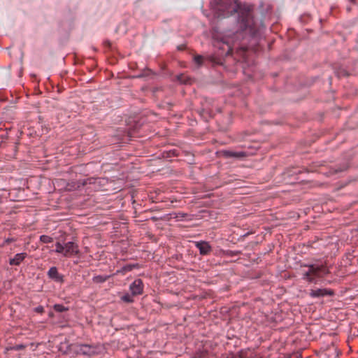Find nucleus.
<instances>
[{"mask_svg":"<svg viewBox=\"0 0 358 358\" xmlns=\"http://www.w3.org/2000/svg\"><path fill=\"white\" fill-rule=\"evenodd\" d=\"M133 296L132 294H125L121 297V300L124 302L132 303L134 301Z\"/></svg>","mask_w":358,"mask_h":358,"instance_id":"12","label":"nucleus"},{"mask_svg":"<svg viewBox=\"0 0 358 358\" xmlns=\"http://www.w3.org/2000/svg\"><path fill=\"white\" fill-rule=\"evenodd\" d=\"M188 216H189V215L187 214V213H178L176 214L175 217L178 220H183L184 219H185Z\"/></svg>","mask_w":358,"mask_h":358,"instance_id":"16","label":"nucleus"},{"mask_svg":"<svg viewBox=\"0 0 358 358\" xmlns=\"http://www.w3.org/2000/svg\"><path fill=\"white\" fill-rule=\"evenodd\" d=\"M203 57L201 55H196L194 57V62L198 65V66H200L203 63Z\"/></svg>","mask_w":358,"mask_h":358,"instance_id":"15","label":"nucleus"},{"mask_svg":"<svg viewBox=\"0 0 358 358\" xmlns=\"http://www.w3.org/2000/svg\"><path fill=\"white\" fill-rule=\"evenodd\" d=\"M109 275H96L93 278V281L97 283H102L109 278Z\"/></svg>","mask_w":358,"mask_h":358,"instance_id":"10","label":"nucleus"},{"mask_svg":"<svg viewBox=\"0 0 358 358\" xmlns=\"http://www.w3.org/2000/svg\"><path fill=\"white\" fill-rule=\"evenodd\" d=\"M26 257L27 253L25 252L17 253L14 256L13 258L10 259L9 263L10 265H20Z\"/></svg>","mask_w":358,"mask_h":358,"instance_id":"9","label":"nucleus"},{"mask_svg":"<svg viewBox=\"0 0 358 358\" xmlns=\"http://www.w3.org/2000/svg\"><path fill=\"white\" fill-rule=\"evenodd\" d=\"M308 271L302 274V279L310 283H316L317 279L322 277L328 273L327 268L323 265L309 264L306 265Z\"/></svg>","mask_w":358,"mask_h":358,"instance_id":"2","label":"nucleus"},{"mask_svg":"<svg viewBox=\"0 0 358 358\" xmlns=\"http://www.w3.org/2000/svg\"><path fill=\"white\" fill-rule=\"evenodd\" d=\"M129 290L134 296L141 294L143 292V283L141 279H136L130 285Z\"/></svg>","mask_w":358,"mask_h":358,"instance_id":"4","label":"nucleus"},{"mask_svg":"<svg viewBox=\"0 0 358 358\" xmlns=\"http://www.w3.org/2000/svg\"><path fill=\"white\" fill-rule=\"evenodd\" d=\"M55 247V252L62 254L66 257H73L79 252L78 245L73 241H69L64 244L57 242Z\"/></svg>","mask_w":358,"mask_h":358,"instance_id":"3","label":"nucleus"},{"mask_svg":"<svg viewBox=\"0 0 358 358\" xmlns=\"http://www.w3.org/2000/svg\"><path fill=\"white\" fill-rule=\"evenodd\" d=\"M195 245L199 249L200 254L202 255H208L211 250L210 245L206 241L196 242Z\"/></svg>","mask_w":358,"mask_h":358,"instance_id":"7","label":"nucleus"},{"mask_svg":"<svg viewBox=\"0 0 358 358\" xmlns=\"http://www.w3.org/2000/svg\"><path fill=\"white\" fill-rule=\"evenodd\" d=\"M214 15L217 19L228 17L238 13V30L248 31L250 35H255L257 29L249 8L242 9L234 0H213L210 3Z\"/></svg>","mask_w":358,"mask_h":358,"instance_id":"1","label":"nucleus"},{"mask_svg":"<svg viewBox=\"0 0 358 358\" xmlns=\"http://www.w3.org/2000/svg\"><path fill=\"white\" fill-rule=\"evenodd\" d=\"M80 353L88 356L94 355L99 353L98 348L90 345H81L79 347Z\"/></svg>","mask_w":358,"mask_h":358,"instance_id":"6","label":"nucleus"},{"mask_svg":"<svg viewBox=\"0 0 358 358\" xmlns=\"http://www.w3.org/2000/svg\"><path fill=\"white\" fill-rule=\"evenodd\" d=\"M309 295L312 298H320L325 296L334 295V291L326 288H319L316 289H311L310 291Z\"/></svg>","mask_w":358,"mask_h":358,"instance_id":"5","label":"nucleus"},{"mask_svg":"<svg viewBox=\"0 0 358 358\" xmlns=\"http://www.w3.org/2000/svg\"><path fill=\"white\" fill-rule=\"evenodd\" d=\"M40 241L44 243H50L52 242L53 239L52 237L47 235H41L40 236Z\"/></svg>","mask_w":358,"mask_h":358,"instance_id":"13","label":"nucleus"},{"mask_svg":"<svg viewBox=\"0 0 358 358\" xmlns=\"http://www.w3.org/2000/svg\"><path fill=\"white\" fill-rule=\"evenodd\" d=\"M25 348V346L22 344H20V345H16L15 346L13 347V349L15 350H22Z\"/></svg>","mask_w":358,"mask_h":358,"instance_id":"18","label":"nucleus"},{"mask_svg":"<svg viewBox=\"0 0 358 358\" xmlns=\"http://www.w3.org/2000/svg\"><path fill=\"white\" fill-rule=\"evenodd\" d=\"M34 310H35V312H36V313H43V311H44V308H43V306H37L36 308H35Z\"/></svg>","mask_w":358,"mask_h":358,"instance_id":"17","label":"nucleus"},{"mask_svg":"<svg viewBox=\"0 0 358 358\" xmlns=\"http://www.w3.org/2000/svg\"><path fill=\"white\" fill-rule=\"evenodd\" d=\"M54 310L57 312H59V313H62L64 311H66L68 310L67 308L64 307L63 305L62 304H55L54 305Z\"/></svg>","mask_w":358,"mask_h":358,"instance_id":"14","label":"nucleus"},{"mask_svg":"<svg viewBox=\"0 0 358 358\" xmlns=\"http://www.w3.org/2000/svg\"><path fill=\"white\" fill-rule=\"evenodd\" d=\"M332 350L334 352V358H336L338 356V352H337V349L334 346H333L332 347Z\"/></svg>","mask_w":358,"mask_h":358,"instance_id":"20","label":"nucleus"},{"mask_svg":"<svg viewBox=\"0 0 358 358\" xmlns=\"http://www.w3.org/2000/svg\"><path fill=\"white\" fill-rule=\"evenodd\" d=\"M133 266L131 265H127L122 268L123 271H129L132 269Z\"/></svg>","mask_w":358,"mask_h":358,"instance_id":"19","label":"nucleus"},{"mask_svg":"<svg viewBox=\"0 0 358 358\" xmlns=\"http://www.w3.org/2000/svg\"><path fill=\"white\" fill-rule=\"evenodd\" d=\"M227 155L229 157L241 158L245 157L246 155L244 152H228Z\"/></svg>","mask_w":358,"mask_h":358,"instance_id":"11","label":"nucleus"},{"mask_svg":"<svg viewBox=\"0 0 358 358\" xmlns=\"http://www.w3.org/2000/svg\"><path fill=\"white\" fill-rule=\"evenodd\" d=\"M48 275L50 279L56 282H63V276L58 273L57 268L55 266H52L49 269Z\"/></svg>","mask_w":358,"mask_h":358,"instance_id":"8","label":"nucleus"}]
</instances>
